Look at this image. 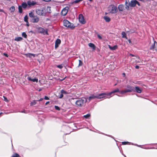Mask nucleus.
Returning <instances> with one entry per match:
<instances>
[{"label":"nucleus","instance_id":"obj_1","mask_svg":"<svg viewBox=\"0 0 157 157\" xmlns=\"http://www.w3.org/2000/svg\"><path fill=\"white\" fill-rule=\"evenodd\" d=\"M106 94L105 93H102L99 94L98 95L95 96L94 95H91L88 98L89 101L95 98L101 99L106 97Z\"/></svg>","mask_w":157,"mask_h":157},{"label":"nucleus","instance_id":"obj_2","mask_svg":"<svg viewBox=\"0 0 157 157\" xmlns=\"http://www.w3.org/2000/svg\"><path fill=\"white\" fill-rule=\"evenodd\" d=\"M127 89L124 90H122L120 92V93L121 94H124L128 92H131L132 91H134V88L133 86H132L130 85H127Z\"/></svg>","mask_w":157,"mask_h":157},{"label":"nucleus","instance_id":"obj_3","mask_svg":"<svg viewBox=\"0 0 157 157\" xmlns=\"http://www.w3.org/2000/svg\"><path fill=\"white\" fill-rule=\"evenodd\" d=\"M36 12L38 15L40 16H45L46 14V9L44 8H42L41 10L39 9H36Z\"/></svg>","mask_w":157,"mask_h":157},{"label":"nucleus","instance_id":"obj_4","mask_svg":"<svg viewBox=\"0 0 157 157\" xmlns=\"http://www.w3.org/2000/svg\"><path fill=\"white\" fill-rule=\"evenodd\" d=\"M108 10L112 13H115L117 12V9L116 6L111 5L108 7Z\"/></svg>","mask_w":157,"mask_h":157},{"label":"nucleus","instance_id":"obj_5","mask_svg":"<svg viewBox=\"0 0 157 157\" xmlns=\"http://www.w3.org/2000/svg\"><path fill=\"white\" fill-rule=\"evenodd\" d=\"M63 25L66 27L71 29L73 28V25L67 20H64L63 21Z\"/></svg>","mask_w":157,"mask_h":157},{"label":"nucleus","instance_id":"obj_6","mask_svg":"<svg viewBox=\"0 0 157 157\" xmlns=\"http://www.w3.org/2000/svg\"><path fill=\"white\" fill-rule=\"evenodd\" d=\"M84 100L81 98H79L75 102V104L77 107H81L84 104Z\"/></svg>","mask_w":157,"mask_h":157},{"label":"nucleus","instance_id":"obj_7","mask_svg":"<svg viewBox=\"0 0 157 157\" xmlns=\"http://www.w3.org/2000/svg\"><path fill=\"white\" fill-rule=\"evenodd\" d=\"M120 91H120V90L118 88L116 89L112 90L111 92L107 94H106V97L105 98H109L110 97H112L111 95L112 94H114L117 92H120Z\"/></svg>","mask_w":157,"mask_h":157},{"label":"nucleus","instance_id":"obj_8","mask_svg":"<svg viewBox=\"0 0 157 157\" xmlns=\"http://www.w3.org/2000/svg\"><path fill=\"white\" fill-rule=\"evenodd\" d=\"M153 38L154 40V43L150 46V49L151 50L154 49L155 51H157V42L154 40V38Z\"/></svg>","mask_w":157,"mask_h":157},{"label":"nucleus","instance_id":"obj_9","mask_svg":"<svg viewBox=\"0 0 157 157\" xmlns=\"http://www.w3.org/2000/svg\"><path fill=\"white\" fill-rule=\"evenodd\" d=\"M39 21V17L36 15H35L34 17L31 18L30 21L33 23H38Z\"/></svg>","mask_w":157,"mask_h":157},{"label":"nucleus","instance_id":"obj_10","mask_svg":"<svg viewBox=\"0 0 157 157\" xmlns=\"http://www.w3.org/2000/svg\"><path fill=\"white\" fill-rule=\"evenodd\" d=\"M78 19L79 22L82 24H84L86 22L84 17L82 14H80L79 15Z\"/></svg>","mask_w":157,"mask_h":157},{"label":"nucleus","instance_id":"obj_11","mask_svg":"<svg viewBox=\"0 0 157 157\" xmlns=\"http://www.w3.org/2000/svg\"><path fill=\"white\" fill-rule=\"evenodd\" d=\"M61 40L59 39H57L56 40L55 42V48H57L58 46L61 43Z\"/></svg>","mask_w":157,"mask_h":157},{"label":"nucleus","instance_id":"obj_12","mask_svg":"<svg viewBox=\"0 0 157 157\" xmlns=\"http://www.w3.org/2000/svg\"><path fill=\"white\" fill-rule=\"evenodd\" d=\"M67 12L68 10L66 8H65L63 9L62 10L61 12V14L62 15L64 16L66 15Z\"/></svg>","mask_w":157,"mask_h":157},{"label":"nucleus","instance_id":"obj_13","mask_svg":"<svg viewBox=\"0 0 157 157\" xmlns=\"http://www.w3.org/2000/svg\"><path fill=\"white\" fill-rule=\"evenodd\" d=\"M136 0H132L129 3V5L131 7H135L136 5Z\"/></svg>","mask_w":157,"mask_h":157},{"label":"nucleus","instance_id":"obj_14","mask_svg":"<svg viewBox=\"0 0 157 157\" xmlns=\"http://www.w3.org/2000/svg\"><path fill=\"white\" fill-rule=\"evenodd\" d=\"M27 79L29 81H32L33 82H37L38 81V79L36 78H32L30 77H28Z\"/></svg>","mask_w":157,"mask_h":157},{"label":"nucleus","instance_id":"obj_15","mask_svg":"<svg viewBox=\"0 0 157 157\" xmlns=\"http://www.w3.org/2000/svg\"><path fill=\"white\" fill-rule=\"evenodd\" d=\"M27 4L29 6H34L36 4V2L33 1L32 2L29 1L27 2Z\"/></svg>","mask_w":157,"mask_h":157},{"label":"nucleus","instance_id":"obj_16","mask_svg":"<svg viewBox=\"0 0 157 157\" xmlns=\"http://www.w3.org/2000/svg\"><path fill=\"white\" fill-rule=\"evenodd\" d=\"M135 90L136 92L138 93H140L142 92V90L138 86L135 87Z\"/></svg>","mask_w":157,"mask_h":157},{"label":"nucleus","instance_id":"obj_17","mask_svg":"<svg viewBox=\"0 0 157 157\" xmlns=\"http://www.w3.org/2000/svg\"><path fill=\"white\" fill-rule=\"evenodd\" d=\"M38 32L40 33H44L45 32L44 29L42 27H39L38 29Z\"/></svg>","mask_w":157,"mask_h":157},{"label":"nucleus","instance_id":"obj_18","mask_svg":"<svg viewBox=\"0 0 157 157\" xmlns=\"http://www.w3.org/2000/svg\"><path fill=\"white\" fill-rule=\"evenodd\" d=\"M88 45L90 47L92 48L94 50H95L96 46L94 44L92 43H90L88 44Z\"/></svg>","mask_w":157,"mask_h":157},{"label":"nucleus","instance_id":"obj_19","mask_svg":"<svg viewBox=\"0 0 157 157\" xmlns=\"http://www.w3.org/2000/svg\"><path fill=\"white\" fill-rule=\"evenodd\" d=\"M108 47L111 50H114L117 48V46L116 45L112 47L110 45H108Z\"/></svg>","mask_w":157,"mask_h":157},{"label":"nucleus","instance_id":"obj_20","mask_svg":"<svg viewBox=\"0 0 157 157\" xmlns=\"http://www.w3.org/2000/svg\"><path fill=\"white\" fill-rule=\"evenodd\" d=\"M28 5L27 3V4L25 2H23L21 4V6L23 9H25L27 7Z\"/></svg>","mask_w":157,"mask_h":157},{"label":"nucleus","instance_id":"obj_21","mask_svg":"<svg viewBox=\"0 0 157 157\" xmlns=\"http://www.w3.org/2000/svg\"><path fill=\"white\" fill-rule=\"evenodd\" d=\"M118 8L120 11H123L124 9V6L122 5H120L118 6Z\"/></svg>","mask_w":157,"mask_h":157},{"label":"nucleus","instance_id":"obj_22","mask_svg":"<svg viewBox=\"0 0 157 157\" xmlns=\"http://www.w3.org/2000/svg\"><path fill=\"white\" fill-rule=\"evenodd\" d=\"M26 55L27 57L30 58H31L32 56H33V57H35V55L32 53H28L26 54Z\"/></svg>","mask_w":157,"mask_h":157},{"label":"nucleus","instance_id":"obj_23","mask_svg":"<svg viewBox=\"0 0 157 157\" xmlns=\"http://www.w3.org/2000/svg\"><path fill=\"white\" fill-rule=\"evenodd\" d=\"M104 18L105 21L107 22H109L110 20V18L107 16H104Z\"/></svg>","mask_w":157,"mask_h":157},{"label":"nucleus","instance_id":"obj_24","mask_svg":"<svg viewBox=\"0 0 157 157\" xmlns=\"http://www.w3.org/2000/svg\"><path fill=\"white\" fill-rule=\"evenodd\" d=\"M128 2H129V1L128 0H126L125 5L126 6V9H128L129 8V3H128Z\"/></svg>","mask_w":157,"mask_h":157},{"label":"nucleus","instance_id":"obj_25","mask_svg":"<svg viewBox=\"0 0 157 157\" xmlns=\"http://www.w3.org/2000/svg\"><path fill=\"white\" fill-rule=\"evenodd\" d=\"M23 38L22 37H16L14 39V40L16 41H18L21 40Z\"/></svg>","mask_w":157,"mask_h":157},{"label":"nucleus","instance_id":"obj_26","mask_svg":"<svg viewBox=\"0 0 157 157\" xmlns=\"http://www.w3.org/2000/svg\"><path fill=\"white\" fill-rule=\"evenodd\" d=\"M22 7L21 5L19 6H18V11L20 13H22Z\"/></svg>","mask_w":157,"mask_h":157},{"label":"nucleus","instance_id":"obj_27","mask_svg":"<svg viewBox=\"0 0 157 157\" xmlns=\"http://www.w3.org/2000/svg\"><path fill=\"white\" fill-rule=\"evenodd\" d=\"M11 13H13L15 10V7L13 6H12L10 9Z\"/></svg>","mask_w":157,"mask_h":157},{"label":"nucleus","instance_id":"obj_28","mask_svg":"<svg viewBox=\"0 0 157 157\" xmlns=\"http://www.w3.org/2000/svg\"><path fill=\"white\" fill-rule=\"evenodd\" d=\"M29 17L31 18H32L34 17L35 15H34V14L32 12H30L29 13Z\"/></svg>","mask_w":157,"mask_h":157},{"label":"nucleus","instance_id":"obj_29","mask_svg":"<svg viewBox=\"0 0 157 157\" xmlns=\"http://www.w3.org/2000/svg\"><path fill=\"white\" fill-rule=\"evenodd\" d=\"M121 35H122V38H125L126 39H127V37L126 36V33H125L124 32H123L121 33Z\"/></svg>","mask_w":157,"mask_h":157},{"label":"nucleus","instance_id":"obj_30","mask_svg":"<svg viewBox=\"0 0 157 157\" xmlns=\"http://www.w3.org/2000/svg\"><path fill=\"white\" fill-rule=\"evenodd\" d=\"M38 101L37 100H34L33 101L31 102L30 103V105L33 106L35 105L36 103V101Z\"/></svg>","mask_w":157,"mask_h":157},{"label":"nucleus","instance_id":"obj_31","mask_svg":"<svg viewBox=\"0 0 157 157\" xmlns=\"http://www.w3.org/2000/svg\"><path fill=\"white\" fill-rule=\"evenodd\" d=\"M47 11L48 13H51V7L50 6H48L47 7Z\"/></svg>","mask_w":157,"mask_h":157},{"label":"nucleus","instance_id":"obj_32","mask_svg":"<svg viewBox=\"0 0 157 157\" xmlns=\"http://www.w3.org/2000/svg\"><path fill=\"white\" fill-rule=\"evenodd\" d=\"M11 157H20L19 155L17 153H14Z\"/></svg>","mask_w":157,"mask_h":157},{"label":"nucleus","instance_id":"obj_33","mask_svg":"<svg viewBox=\"0 0 157 157\" xmlns=\"http://www.w3.org/2000/svg\"><path fill=\"white\" fill-rule=\"evenodd\" d=\"M61 93L63 94H68V93L66 91H65L63 90H61Z\"/></svg>","mask_w":157,"mask_h":157},{"label":"nucleus","instance_id":"obj_34","mask_svg":"<svg viewBox=\"0 0 157 157\" xmlns=\"http://www.w3.org/2000/svg\"><path fill=\"white\" fill-rule=\"evenodd\" d=\"M22 36L23 37L25 38H27V35H26L25 32L22 33Z\"/></svg>","mask_w":157,"mask_h":157},{"label":"nucleus","instance_id":"obj_35","mask_svg":"<svg viewBox=\"0 0 157 157\" xmlns=\"http://www.w3.org/2000/svg\"><path fill=\"white\" fill-rule=\"evenodd\" d=\"M24 21L25 22L28 21V17L27 15H25L24 17Z\"/></svg>","mask_w":157,"mask_h":157},{"label":"nucleus","instance_id":"obj_36","mask_svg":"<svg viewBox=\"0 0 157 157\" xmlns=\"http://www.w3.org/2000/svg\"><path fill=\"white\" fill-rule=\"evenodd\" d=\"M20 112L25 113H29V111L28 110H24L23 111H21Z\"/></svg>","mask_w":157,"mask_h":157},{"label":"nucleus","instance_id":"obj_37","mask_svg":"<svg viewBox=\"0 0 157 157\" xmlns=\"http://www.w3.org/2000/svg\"><path fill=\"white\" fill-rule=\"evenodd\" d=\"M90 114H88L84 116V117L86 119L88 118L89 117H90Z\"/></svg>","mask_w":157,"mask_h":157},{"label":"nucleus","instance_id":"obj_38","mask_svg":"<svg viewBox=\"0 0 157 157\" xmlns=\"http://www.w3.org/2000/svg\"><path fill=\"white\" fill-rule=\"evenodd\" d=\"M57 67L60 69H62L63 67V66L62 64H61L57 65Z\"/></svg>","mask_w":157,"mask_h":157},{"label":"nucleus","instance_id":"obj_39","mask_svg":"<svg viewBox=\"0 0 157 157\" xmlns=\"http://www.w3.org/2000/svg\"><path fill=\"white\" fill-rule=\"evenodd\" d=\"M128 143H129V142H128L124 141V142H122V144H123V145H126V144H127Z\"/></svg>","mask_w":157,"mask_h":157},{"label":"nucleus","instance_id":"obj_40","mask_svg":"<svg viewBox=\"0 0 157 157\" xmlns=\"http://www.w3.org/2000/svg\"><path fill=\"white\" fill-rule=\"evenodd\" d=\"M143 148L147 149H155V148L154 147H144V148Z\"/></svg>","mask_w":157,"mask_h":157},{"label":"nucleus","instance_id":"obj_41","mask_svg":"<svg viewBox=\"0 0 157 157\" xmlns=\"http://www.w3.org/2000/svg\"><path fill=\"white\" fill-rule=\"evenodd\" d=\"M55 108L57 110H60V109L59 108V107L56 105L55 106Z\"/></svg>","mask_w":157,"mask_h":157},{"label":"nucleus","instance_id":"obj_42","mask_svg":"<svg viewBox=\"0 0 157 157\" xmlns=\"http://www.w3.org/2000/svg\"><path fill=\"white\" fill-rule=\"evenodd\" d=\"M3 98H4V101H5L6 102H8V100L7 99V98L6 97H5L4 96H3Z\"/></svg>","mask_w":157,"mask_h":157},{"label":"nucleus","instance_id":"obj_43","mask_svg":"<svg viewBox=\"0 0 157 157\" xmlns=\"http://www.w3.org/2000/svg\"><path fill=\"white\" fill-rule=\"evenodd\" d=\"M79 66H82V62L81 60H79Z\"/></svg>","mask_w":157,"mask_h":157},{"label":"nucleus","instance_id":"obj_44","mask_svg":"<svg viewBox=\"0 0 157 157\" xmlns=\"http://www.w3.org/2000/svg\"><path fill=\"white\" fill-rule=\"evenodd\" d=\"M97 36H98V38L99 39H100V40L102 39V37L100 35H99V34H98L97 35Z\"/></svg>","mask_w":157,"mask_h":157},{"label":"nucleus","instance_id":"obj_45","mask_svg":"<svg viewBox=\"0 0 157 157\" xmlns=\"http://www.w3.org/2000/svg\"><path fill=\"white\" fill-rule=\"evenodd\" d=\"M82 0H75L74 1V2L75 3H77L78 2H79L81 1H82Z\"/></svg>","mask_w":157,"mask_h":157},{"label":"nucleus","instance_id":"obj_46","mask_svg":"<svg viewBox=\"0 0 157 157\" xmlns=\"http://www.w3.org/2000/svg\"><path fill=\"white\" fill-rule=\"evenodd\" d=\"M63 94L61 93V94L60 95L59 98H61L63 97Z\"/></svg>","mask_w":157,"mask_h":157},{"label":"nucleus","instance_id":"obj_47","mask_svg":"<svg viewBox=\"0 0 157 157\" xmlns=\"http://www.w3.org/2000/svg\"><path fill=\"white\" fill-rule=\"evenodd\" d=\"M136 4H137V5L139 6H140V3L136 0Z\"/></svg>","mask_w":157,"mask_h":157},{"label":"nucleus","instance_id":"obj_48","mask_svg":"<svg viewBox=\"0 0 157 157\" xmlns=\"http://www.w3.org/2000/svg\"><path fill=\"white\" fill-rule=\"evenodd\" d=\"M44 99L45 100H48L49 99V98H48V97L46 96H45L44 97Z\"/></svg>","mask_w":157,"mask_h":157},{"label":"nucleus","instance_id":"obj_49","mask_svg":"<svg viewBox=\"0 0 157 157\" xmlns=\"http://www.w3.org/2000/svg\"><path fill=\"white\" fill-rule=\"evenodd\" d=\"M132 145H134V144H133V143H132ZM134 145L136 146H137L138 147H141V145H137L136 144H134Z\"/></svg>","mask_w":157,"mask_h":157},{"label":"nucleus","instance_id":"obj_50","mask_svg":"<svg viewBox=\"0 0 157 157\" xmlns=\"http://www.w3.org/2000/svg\"><path fill=\"white\" fill-rule=\"evenodd\" d=\"M26 22V26H29V25L28 21Z\"/></svg>","mask_w":157,"mask_h":157},{"label":"nucleus","instance_id":"obj_51","mask_svg":"<svg viewBox=\"0 0 157 157\" xmlns=\"http://www.w3.org/2000/svg\"><path fill=\"white\" fill-rule=\"evenodd\" d=\"M3 55H4V56H6V57H8V56L7 54L6 53H3Z\"/></svg>","mask_w":157,"mask_h":157},{"label":"nucleus","instance_id":"obj_52","mask_svg":"<svg viewBox=\"0 0 157 157\" xmlns=\"http://www.w3.org/2000/svg\"><path fill=\"white\" fill-rule=\"evenodd\" d=\"M139 66L138 65H136V66H135V68L136 69H139Z\"/></svg>","mask_w":157,"mask_h":157},{"label":"nucleus","instance_id":"obj_53","mask_svg":"<svg viewBox=\"0 0 157 157\" xmlns=\"http://www.w3.org/2000/svg\"><path fill=\"white\" fill-rule=\"evenodd\" d=\"M0 11L5 13L3 10L0 9Z\"/></svg>","mask_w":157,"mask_h":157},{"label":"nucleus","instance_id":"obj_54","mask_svg":"<svg viewBox=\"0 0 157 157\" xmlns=\"http://www.w3.org/2000/svg\"><path fill=\"white\" fill-rule=\"evenodd\" d=\"M43 1L46 2H50L51 1V0H43Z\"/></svg>","mask_w":157,"mask_h":157},{"label":"nucleus","instance_id":"obj_55","mask_svg":"<svg viewBox=\"0 0 157 157\" xmlns=\"http://www.w3.org/2000/svg\"><path fill=\"white\" fill-rule=\"evenodd\" d=\"M43 100V98H40L39 100H37L38 101H41L42 100Z\"/></svg>","mask_w":157,"mask_h":157},{"label":"nucleus","instance_id":"obj_56","mask_svg":"<svg viewBox=\"0 0 157 157\" xmlns=\"http://www.w3.org/2000/svg\"><path fill=\"white\" fill-rule=\"evenodd\" d=\"M129 55H130V56H135V55H133V54H129Z\"/></svg>","mask_w":157,"mask_h":157},{"label":"nucleus","instance_id":"obj_57","mask_svg":"<svg viewBox=\"0 0 157 157\" xmlns=\"http://www.w3.org/2000/svg\"><path fill=\"white\" fill-rule=\"evenodd\" d=\"M49 103V101H47L46 102V103H45V105H47V104H48V103Z\"/></svg>","mask_w":157,"mask_h":157},{"label":"nucleus","instance_id":"obj_58","mask_svg":"<svg viewBox=\"0 0 157 157\" xmlns=\"http://www.w3.org/2000/svg\"><path fill=\"white\" fill-rule=\"evenodd\" d=\"M135 62H136V63H140V61H137V60H136V61Z\"/></svg>","mask_w":157,"mask_h":157},{"label":"nucleus","instance_id":"obj_59","mask_svg":"<svg viewBox=\"0 0 157 157\" xmlns=\"http://www.w3.org/2000/svg\"><path fill=\"white\" fill-rule=\"evenodd\" d=\"M124 76H125V73H124L122 74Z\"/></svg>","mask_w":157,"mask_h":157},{"label":"nucleus","instance_id":"obj_60","mask_svg":"<svg viewBox=\"0 0 157 157\" xmlns=\"http://www.w3.org/2000/svg\"><path fill=\"white\" fill-rule=\"evenodd\" d=\"M65 78H63V79H60V81H63V80H64V79H65Z\"/></svg>","mask_w":157,"mask_h":157},{"label":"nucleus","instance_id":"obj_61","mask_svg":"<svg viewBox=\"0 0 157 157\" xmlns=\"http://www.w3.org/2000/svg\"><path fill=\"white\" fill-rule=\"evenodd\" d=\"M45 33H46V34H48V32H47V31H46V32H45Z\"/></svg>","mask_w":157,"mask_h":157},{"label":"nucleus","instance_id":"obj_62","mask_svg":"<svg viewBox=\"0 0 157 157\" xmlns=\"http://www.w3.org/2000/svg\"><path fill=\"white\" fill-rule=\"evenodd\" d=\"M122 155L125 157H126V156L124 155L123 153L122 154Z\"/></svg>","mask_w":157,"mask_h":157},{"label":"nucleus","instance_id":"obj_63","mask_svg":"<svg viewBox=\"0 0 157 157\" xmlns=\"http://www.w3.org/2000/svg\"><path fill=\"white\" fill-rule=\"evenodd\" d=\"M140 147L142 148H144V147H142V146H141V147Z\"/></svg>","mask_w":157,"mask_h":157},{"label":"nucleus","instance_id":"obj_64","mask_svg":"<svg viewBox=\"0 0 157 157\" xmlns=\"http://www.w3.org/2000/svg\"><path fill=\"white\" fill-rule=\"evenodd\" d=\"M140 147L142 148H144V147H142V146H141V147Z\"/></svg>","mask_w":157,"mask_h":157}]
</instances>
